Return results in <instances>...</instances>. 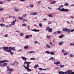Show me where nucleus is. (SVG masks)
Segmentation results:
<instances>
[{"mask_svg": "<svg viewBox=\"0 0 74 74\" xmlns=\"http://www.w3.org/2000/svg\"><path fill=\"white\" fill-rule=\"evenodd\" d=\"M52 29L50 28L48 31V32L49 33H51L52 32Z\"/></svg>", "mask_w": 74, "mask_h": 74, "instance_id": "dca6fc26", "label": "nucleus"}, {"mask_svg": "<svg viewBox=\"0 0 74 74\" xmlns=\"http://www.w3.org/2000/svg\"><path fill=\"white\" fill-rule=\"evenodd\" d=\"M6 52H10V55H14V52H12V51L11 50H8L6 51Z\"/></svg>", "mask_w": 74, "mask_h": 74, "instance_id": "39448f33", "label": "nucleus"}, {"mask_svg": "<svg viewBox=\"0 0 74 74\" xmlns=\"http://www.w3.org/2000/svg\"><path fill=\"white\" fill-rule=\"evenodd\" d=\"M27 71H32V69H28L27 70Z\"/></svg>", "mask_w": 74, "mask_h": 74, "instance_id": "052dcab7", "label": "nucleus"}, {"mask_svg": "<svg viewBox=\"0 0 74 74\" xmlns=\"http://www.w3.org/2000/svg\"><path fill=\"white\" fill-rule=\"evenodd\" d=\"M4 10V9L3 8H0V11H3Z\"/></svg>", "mask_w": 74, "mask_h": 74, "instance_id": "a18cd8bd", "label": "nucleus"}, {"mask_svg": "<svg viewBox=\"0 0 74 74\" xmlns=\"http://www.w3.org/2000/svg\"><path fill=\"white\" fill-rule=\"evenodd\" d=\"M49 60H55V59L53 58L52 57L51 58H49Z\"/></svg>", "mask_w": 74, "mask_h": 74, "instance_id": "c9c22d12", "label": "nucleus"}, {"mask_svg": "<svg viewBox=\"0 0 74 74\" xmlns=\"http://www.w3.org/2000/svg\"><path fill=\"white\" fill-rule=\"evenodd\" d=\"M59 67H55V69L56 70H58V69H60Z\"/></svg>", "mask_w": 74, "mask_h": 74, "instance_id": "bf43d9fd", "label": "nucleus"}, {"mask_svg": "<svg viewBox=\"0 0 74 74\" xmlns=\"http://www.w3.org/2000/svg\"><path fill=\"white\" fill-rule=\"evenodd\" d=\"M22 59H23V60H25V61H26V60H27V58H26L25 57H23L22 58Z\"/></svg>", "mask_w": 74, "mask_h": 74, "instance_id": "aec40b11", "label": "nucleus"}, {"mask_svg": "<svg viewBox=\"0 0 74 74\" xmlns=\"http://www.w3.org/2000/svg\"><path fill=\"white\" fill-rule=\"evenodd\" d=\"M62 11H64V12H68V11H69V9H65L64 8Z\"/></svg>", "mask_w": 74, "mask_h": 74, "instance_id": "f8f14e48", "label": "nucleus"}, {"mask_svg": "<svg viewBox=\"0 0 74 74\" xmlns=\"http://www.w3.org/2000/svg\"><path fill=\"white\" fill-rule=\"evenodd\" d=\"M13 69H10V72H11V71H13Z\"/></svg>", "mask_w": 74, "mask_h": 74, "instance_id": "e2e57ef3", "label": "nucleus"}, {"mask_svg": "<svg viewBox=\"0 0 74 74\" xmlns=\"http://www.w3.org/2000/svg\"><path fill=\"white\" fill-rule=\"evenodd\" d=\"M26 25H27L25 23H24L23 24H22V26H26Z\"/></svg>", "mask_w": 74, "mask_h": 74, "instance_id": "8fccbe9b", "label": "nucleus"}, {"mask_svg": "<svg viewBox=\"0 0 74 74\" xmlns=\"http://www.w3.org/2000/svg\"><path fill=\"white\" fill-rule=\"evenodd\" d=\"M16 19H15V21H13L11 23V26L13 25V26H14L15 24V22H16Z\"/></svg>", "mask_w": 74, "mask_h": 74, "instance_id": "6e6552de", "label": "nucleus"}, {"mask_svg": "<svg viewBox=\"0 0 74 74\" xmlns=\"http://www.w3.org/2000/svg\"><path fill=\"white\" fill-rule=\"evenodd\" d=\"M63 43H64V42H60L58 43V44L59 45H62V44H63Z\"/></svg>", "mask_w": 74, "mask_h": 74, "instance_id": "4be33fe9", "label": "nucleus"}, {"mask_svg": "<svg viewBox=\"0 0 74 74\" xmlns=\"http://www.w3.org/2000/svg\"><path fill=\"white\" fill-rule=\"evenodd\" d=\"M29 7L31 8H33V7H34V5L33 4H30L29 5Z\"/></svg>", "mask_w": 74, "mask_h": 74, "instance_id": "ddd939ff", "label": "nucleus"}, {"mask_svg": "<svg viewBox=\"0 0 74 74\" xmlns=\"http://www.w3.org/2000/svg\"><path fill=\"white\" fill-rule=\"evenodd\" d=\"M10 65H12V66H14V63H10Z\"/></svg>", "mask_w": 74, "mask_h": 74, "instance_id": "13d9d810", "label": "nucleus"}, {"mask_svg": "<svg viewBox=\"0 0 74 74\" xmlns=\"http://www.w3.org/2000/svg\"><path fill=\"white\" fill-rule=\"evenodd\" d=\"M6 62H8V61L6 60H1L0 61V64H1L2 63H6Z\"/></svg>", "mask_w": 74, "mask_h": 74, "instance_id": "0eeeda50", "label": "nucleus"}, {"mask_svg": "<svg viewBox=\"0 0 74 74\" xmlns=\"http://www.w3.org/2000/svg\"><path fill=\"white\" fill-rule=\"evenodd\" d=\"M31 31H33V32H40V30H37L36 29H31Z\"/></svg>", "mask_w": 74, "mask_h": 74, "instance_id": "9b49d317", "label": "nucleus"}, {"mask_svg": "<svg viewBox=\"0 0 74 74\" xmlns=\"http://www.w3.org/2000/svg\"><path fill=\"white\" fill-rule=\"evenodd\" d=\"M14 63H16L18 65H19V63H18V62H17V61H14Z\"/></svg>", "mask_w": 74, "mask_h": 74, "instance_id": "ea45409f", "label": "nucleus"}, {"mask_svg": "<svg viewBox=\"0 0 74 74\" xmlns=\"http://www.w3.org/2000/svg\"><path fill=\"white\" fill-rule=\"evenodd\" d=\"M23 22H25V21H26V22H27L28 21H27V19H25V18H23Z\"/></svg>", "mask_w": 74, "mask_h": 74, "instance_id": "473e14b6", "label": "nucleus"}, {"mask_svg": "<svg viewBox=\"0 0 74 74\" xmlns=\"http://www.w3.org/2000/svg\"><path fill=\"white\" fill-rule=\"evenodd\" d=\"M51 37V36L50 35H47L46 36L47 38H48V39H49V38Z\"/></svg>", "mask_w": 74, "mask_h": 74, "instance_id": "a878e982", "label": "nucleus"}, {"mask_svg": "<svg viewBox=\"0 0 74 74\" xmlns=\"http://www.w3.org/2000/svg\"><path fill=\"white\" fill-rule=\"evenodd\" d=\"M62 52L63 53H65V52H66V51H65V50L63 49H62Z\"/></svg>", "mask_w": 74, "mask_h": 74, "instance_id": "e433bc0d", "label": "nucleus"}, {"mask_svg": "<svg viewBox=\"0 0 74 74\" xmlns=\"http://www.w3.org/2000/svg\"><path fill=\"white\" fill-rule=\"evenodd\" d=\"M64 37V35L63 34H62L61 36H59V38H62V37Z\"/></svg>", "mask_w": 74, "mask_h": 74, "instance_id": "a211bd4d", "label": "nucleus"}, {"mask_svg": "<svg viewBox=\"0 0 74 74\" xmlns=\"http://www.w3.org/2000/svg\"><path fill=\"white\" fill-rule=\"evenodd\" d=\"M5 37H8V34H5Z\"/></svg>", "mask_w": 74, "mask_h": 74, "instance_id": "0e129e2a", "label": "nucleus"}, {"mask_svg": "<svg viewBox=\"0 0 74 74\" xmlns=\"http://www.w3.org/2000/svg\"><path fill=\"white\" fill-rule=\"evenodd\" d=\"M50 45H51V46L52 47H53V43H52L51 42H50Z\"/></svg>", "mask_w": 74, "mask_h": 74, "instance_id": "c03bdc74", "label": "nucleus"}, {"mask_svg": "<svg viewBox=\"0 0 74 74\" xmlns=\"http://www.w3.org/2000/svg\"><path fill=\"white\" fill-rule=\"evenodd\" d=\"M37 13L36 12H34L33 13V15H37Z\"/></svg>", "mask_w": 74, "mask_h": 74, "instance_id": "09e8293b", "label": "nucleus"}, {"mask_svg": "<svg viewBox=\"0 0 74 74\" xmlns=\"http://www.w3.org/2000/svg\"><path fill=\"white\" fill-rule=\"evenodd\" d=\"M3 4V2L0 1V5Z\"/></svg>", "mask_w": 74, "mask_h": 74, "instance_id": "338daca9", "label": "nucleus"}, {"mask_svg": "<svg viewBox=\"0 0 74 74\" xmlns=\"http://www.w3.org/2000/svg\"><path fill=\"white\" fill-rule=\"evenodd\" d=\"M72 70H67L65 72V74H71Z\"/></svg>", "mask_w": 74, "mask_h": 74, "instance_id": "20e7f679", "label": "nucleus"}, {"mask_svg": "<svg viewBox=\"0 0 74 74\" xmlns=\"http://www.w3.org/2000/svg\"><path fill=\"white\" fill-rule=\"evenodd\" d=\"M63 5H61L60 6H59V8H57V10H59V11L60 12H62L63 9Z\"/></svg>", "mask_w": 74, "mask_h": 74, "instance_id": "f03ea898", "label": "nucleus"}, {"mask_svg": "<svg viewBox=\"0 0 74 74\" xmlns=\"http://www.w3.org/2000/svg\"><path fill=\"white\" fill-rule=\"evenodd\" d=\"M68 54H69V53L67 52H65L64 53V55H68Z\"/></svg>", "mask_w": 74, "mask_h": 74, "instance_id": "de8ad7c7", "label": "nucleus"}, {"mask_svg": "<svg viewBox=\"0 0 74 74\" xmlns=\"http://www.w3.org/2000/svg\"><path fill=\"white\" fill-rule=\"evenodd\" d=\"M63 32H67L68 34L70 33L71 32H74V29H73L71 30H70V29H68L67 28H63L62 29Z\"/></svg>", "mask_w": 74, "mask_h": 74, "instance_id": "f257e3e1", "label": "nucleus"}, {"mask_svg": "<svg viewBox=\"0 0 74 74\" xmlns=\"http://www.w3.org/2000/svg\"><path fill=\"white\" fill-rule=\"evenodd\" d=\"M58 73L59 74H65V72L63 71H60L58 72Z\"/></svg>", "mask_w": 74, "mask_h": 74, "instance_id": "f3484780", "label": "nucleus"}, {"mask_svg": "<svg viewBox=\"0 0 74 74\" xmlns=\"http://www.w3.org/2000/svg\"><path fill=\"white\" fill-rule=\"evenodd\" d=\"M30 63H32V62H29L27 64V67H30V65H29V64H30Z\"/></svg>", "mask_w": 74, "mask_h": 74, "instance_id": "2eb2a0df", "label": "nucleus"}, {"mask_svg": "<svg viewBox=\"0 0 74 74\" xmlns=\"http://www.w3.org/2000/svg\"><path fill=\"white\" fill-rule=\"evenodd\" d=\"M34 51H30V53H34Z\"/></svg>", "mask_w": 74, "mask_h": 74, "instance_id": "864d4df0", "label": "nucleus"}, {"mask_svg": "<svg viewBox=\"0 0 74 74\" xmlns=\"http://www.w3.org/2000/svg\"><path fill=\"white\" fill-rule=\"evenodd\" d=\"M38 69L39 70H40L41 71H42V70H43V69L41 68H38Z\"/></svg>", "mask_w": 74, "mask_h": 74, "instance_id": "603ef678", "label": "nucleus"}, {"mask_svg": "<svg viewBox=\"0 0 74 74\" xmlns=\"http://www.w3.org/2000/svg\"><path fill=\"white\" fill-rule=\"evenodd\" d=\"M18 19H20V20H22V19H23V17H21L20 16H19L18 17Z\"/></svg>", "mask_w": 74, "mask_h": 74, "instance_id": "c85d7f7f", "label": "nucleus"}, {"mask_svg": "<svg viewBox=\"0 0 74 74\" xmlns=\"http://www.w3.org/2000/svg\"><path fill=\"white\" fill-rule=\"evenodd\" d=\"M55 3H56V1H53L51 2L52 4H55Z\"/></svg>", "mask_w": 74, "mask_h": 74, "instance_id": "5fc2aeb1", "label": "nucleus"}, {"mask_svg": "<svg viewBox=\"0 0 74 74\" xmlns=\"http://www.w3.org/2000/svg\"><path fill=\"white\" fill-rule=\"evenodd\" d=\"M55 54V53L53 52V51H51L50 52V54L52 55H53Z\"/></svg>", "mask_w": 74, "mask_h": 74, "instance_id": "f704fd0d", "label": "nucleus"}, {"mask_svg": "<svg viewBox=\"0 0 74 74\" xmlns=\"http://www.w3.org/2000/svg\"><path fill=\"white\" fill-rule=\"evenodd\" d=\"M29 35H26L25 36V39H28V38H29Z\"/></svg>", "mask_w": 74, "mask_h": 74, "instance_id": "72a5a7b5", "label": "nucleus"}, {"mask_svg": "<svg viewBox=\"0 0 74 74\" xmlns=\"http://www.w3.org/2000/svg\"><path fill=\"white\" fill-rule=\"evenodd\" d=\"M70 17L71 18H74V16H70Z\"/></svg>", "mask_w": 74, "mask_h": 74, "instance_id": "69168bd1", "label": "nucleus"}, {"mask_svg": "<svg viewBox=\"0 0 74 74\" xmlns=\"http://www.w3.org/2000/svg\"><path fill=\"white\" fill-rule=\"evenodd\" d=\"M65 65H60V68H63V67H64Z\"/></svg>", "mask_w": 74, "mask_h": 74, "instance_id": "c756f323", "label": "nucleus"}, {"mask_svg": "<svg viewBox=\"0 0 74 74\" xmlns=\"http://www.w3.org/2000/svg\"><path fill=\"white\" fill-rule=\"evenodd\" d=\"M23 35H24V34L22 33H21L20 34V35L21 36H23Z\"/></svg>", "mask_w": 74, "mask_h": 74, "instance_id": "4c0bfd02", "label": "nucleus"}, {"mask_svg": "<svg viewBox=\"0 0 74 74\" xmlns=\"http://www.w3.org/2000/svg\"><path fill=\"white\" fill-rule=\"evenodd\" d=\"M71 74H74V72H73V71H72V72H71Z\"/></svg>", "mask_w": 74, "mask_h": 74, "instance_id": "774afa93", "label": "nucleus"}, {"mask_svg": "<svg viewBox=\"0 0 74 74\" xmlns=\"http://www.w3.org/2000/svg\"><path fill=\"white\" fill-rule=\"evenodd\" d=\"M24 48L25 49H27V48H29V46H25L24 47Z\"/></svg>", "mask_w": 74, "mask_h": 74, "instance_id": "5701e85b", "label": "nucleus"}, {"mask_svg": "<svg viewBox=\"0 0 74 74\" xmlns=\"http://www.w3.org/2000/svg\"><path fill=\"white\" fill-rule=\"evenodd\" d=\"M10 68L8 67L7 68V70L8 71H10Z\"/></svg>", "mask_w": 74, "mask_h": 74, "instance_id": "a19ab883", "label": "nucleus"}, {"mask_svg": "<svg viewBox=\"0 0 74 74\" xmlns=\"http://www.w3.org/2000/svg\"><path fill=\"white\" fill-rule=\"evenodd\" d=\"M2 49L4 51H7L9 49V47H3L2 48Z\"/></svg>", "mask_w": 74, "mask_h": 74, "instance_id": "7ed1b4c3", "label": "nucleus"}, {"mask_svg": "<svg viewBox=\"0 0 74 74\" xmlns=\"http://www.w3.org/2000/svg\"><path fill=\"white\" fill-rule=\"evenodd\" d=\"M26 16H27V14H25L23 15L22 16L23 18L24 17H25Z\"/></svg>", "mask_w": 74, "mask_h": 74, "instance_id": "79ce46f5", "label": "nucleus"}, {"mask_svg": "<svg viewBox=\"0 0 74 74\" xmlns=\"http://www.w3.org/2000/svg\"><path fill=\"white\" fill-rule=\"evenodd\" d=\"M7 66V64L5 63H4L3 65V67H5V66Z\"/></svg>", "mask_w": 74, "mask_h": 74, "instance_id": "2f4dec72", "label": "nucleus"}, {"mask_svg": "<svg viewBox=\"0 0 74 74\" xmlns=\"http://www.w3.org/2000/svg\"><path fill=\"white\" fill-rule=\"evenodd\" d=\"M69 56L70 57H71V58H73V57H74V55L72 54H70Z\"/></svg>", "mask_w": 74, "mask_h": 74, "instance_id": "58836bf2", "label": "nucleus"}, {"mask_svg": "<svg viewBox=\"0 0 74 74\" xmlns=\"http://www.w3.org/2000/svg\"><path fill=\"white\" fill-rule=\"evenodd\" d=\"M50 29V27H46V28L45 29L46 31H48L49 29Z\"/></svg>", "mask_w": 74, "mask_h": 74, "instance_id": "6ab92c4d", "label": "nucleus"}, {"mask_svg": "<svg viewBox=\"0 0 74 74\" xmlns=\"http://www.w3.org/2000/svg\"><path fill=\"white\" fill-rule=\"evenodd\" d=\"M38 64H37V65H35V66H34V68L35 69H36V68H37L38 67Z\"/></svg>", "mask_w": 74, "mask_h": 74, "instance_id": "7c9ffc66", "label": "nucleus"}, {"mask_svg": "<svg viewBox=\"0 0 74 74\" xmlns=\"http://www.w3.org/2000/svg\"><path fill=\"white\" fill-rule=\"evenodd\" d=\"M62 33V32L60 31H57V34H60Z\"/></svg>", "mask_w": 74, "mask_h": 74, "instance_id": "393cba45", "label": "nucleus"}, {"mask_svg": "<svg viewBox=\"0 0 74 74\" xmlns=\"http://www.w3.org/2000/svg\"><path fill=\"white\" fill-rule=\"evenodd\" d=\"M5 26H6L7 28H9L10 27H12V25H11V24H9L7 25H5Z\"/></svg>", "mask_w": 74, "mask_h": 74, "instance_id": "4468645a", "label": "nucleus"}, {"mask_svg": "<svg viewBox=\"0 0 74 74\" xmlns=\"http://www.w3.org/2000/svg\"><path fill=\"white\" fill-rule=\"evenodd\" d=\"M68 5H69V4L67 3H65L64 5V6H68Z\"/></svg>", "mask_w": 74, "mask_h": 74, "instance_id": "412c9836", "label": "nucleus"}, {"mask_svg": "<svg viewBox=\"0 0 74 74\" xmlns=\"http://www.w3.org/2000/svg\"><path fill=\"white\" fill-rule=\"evenodd\" d=\"M30 60H35V58H30Z\"/></svg>", "mask_w": 74, "mask_h": 74, "instance_id": "6e6d98bb", "label": "nucleus"}, {"mask_svg": "<svg viewBox=\"0 0 74 74\" xmlns=\"http://www.w3.org/2000/svg\"><path fill=\"white\" fill-rule=\"evenodd\" d=\"M45 52L46 53H47V54H49V55H50V53H51L50 51H46Z\"/></svg>", "mask_w": 74, "mask_h": 74, "instance_id": "bb28decb", "label": "nucleus"}, {"mask_svg": "<svg viewBox=\"0 0 74 74\" xmlns=\"http://www.w3.org/2000/svg\"><path fill=\"white\" fill-rule=\"evenodd\" d=\"M9 49L8 50H10V51H15V47H9Z\"/></svg>", "mask_w": 74, "mask_h": 74, "instance_id": "423d86ee", "label": "nucleus"}, {"mask_svg": "<svg viewBox=\"0 0 74 74\" xmlns=\"http://www.w3.org/2000/svg\"><path fill=\"white\" fill-rule=\"evenodd\" d=\"M29 62H26V61H25L24 62V65H25V64H27Z\"/></svg>", "mask_w": 74, "mask_h": 74, "instance_id": "49530a36", "label": "nucleus"}, {"mask_svg": "<svg viewBox=\"0 0 74 74\" xmlns=\"http://www.w3.org/2000/svg\"><path fill=\"white\" fill-rule=\"evenodd\" d=\"M25 68V69H26V70H28L29 69V67H27H27L26 66Z\"/></svg>", "mask_w": 74, "mask_h": 74, "instance_id": "4d7b16f0", "label": "nucleus"}, {"mask_svg": "<svg viewBox=\"0 0 74 74\" xmlns=\"http://www.w3.org/2000/svg\"><path fill=\"white\" fill-rule=\"evenodd\" d=\"M46 47L47 48H51V47L49 45H48V44H46Z\"/></svg>", "mask_w": 74, "mask_h": 74, "instance_id": "9d476101", "label": "nucleus"}, {"mask_svg": "<svg viewBox=\"0 0 74 74\" xmlns=\"http://www.w3.org/2000/svg\"><path fill=\"white\" fill-rule=\"evenodd\" d=\"M26 0H19L20 1H25Z\"/></svg>", "mask_w": 74, "mask_h": 74, "instance_id": "680f3d73", "label": "nucleus"}, {"mask_svg": "<svg viewBox=\"0 0 74 74\" xmlns=\"http://www.w3.org/2000/svg\"><path fill=\"white\" fill-rule=\"evenodd\" d=\"M48 16L50 18H52L53 17V15L52 14H49Z\"/></svg>", "mask_w": 74, "mask_h": 74, "instance_id": "cd10ccee", "label": "nucleus"}, {"mask_svg": "<svg viewBox=\"0 0 74 74\" xmlns=\"http://www.w3.org/2000/svg\"><path fill=\"white\" fill-rule=\"evenodd\" d=\"M0 26H3V27H4L5 26V25L2 23L0 24Z\"/></svg>", "mask_w": 74, "mask_h": 74, "instance_id": "37998d69", "label": "nucleus"}, {"mask_svg": "<svg viewBox=\"0 0 74 74\" xmlns=\"http://www.w3.org/2000/svg\"><path fill=\"white\" fill-rule=\"evenodd\" d=\"M54 64H56L58 66V64H60V61H58L57 62L54 61Z\"/></svg>", "mask_w": 74, "mask_h": 74, "instance_id": "1a4fd4ad", "label": "nucleus"}, {"mask_svg": "<svg viewBox=\"0 0 74 74\" xmlns=\"http://www.w3.org/2000/svg\"><path fill=\"white\" fill-rule=\"evenodd\" d=\"M14 11H15V12H19V9H14Z\"/></svg>", "mask_w": 74, "mask_h": 74, "instance_id": "b1692460", "label": "nucleus"}, {"mask_svg": "<svg viewBox=\"0 0 74 74\" xmlns=\"http://www.w3.org/2000/svg\"><path fill=\"white\" fill-rule=\"evenodd\" d=\"M39 26L40 27H42V23H39Z\"/></svg>", "mask_w": 74, "mask_h": 74, "instance_id": "3c124183", "label": "nucleus"}]
</instances>
